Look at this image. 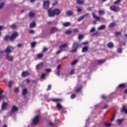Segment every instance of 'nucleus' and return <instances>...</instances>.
<instances>
[{"instance_id": "obj_1", "label": "nucleus", "mask_w": 127, "mask_h": 127, "mask_svg": "<svg viewBox=\"0 0 127 127\" xmlns=\"http://www.w3.org/2000/svg\"><path fill=\"white\" fill-rule=\"evenodd\" d=\"M18 35H19V34H18V32H15L12 33L11 35L9 36V35H6L4 37V41H8V40L9 39L10 41L12 42L14 41L17 37H18Z\"/></svg>"}, {"instance_id": "obj_2", "label": "nucleus", "mask_w": 127, "mask_h": 127, "mask_svg": "<svg viewBox=\"0 0 127 127\" xmlns=\"http://www.w3.org/2000/svg\"><path fill=\"white\" fill-rule=\"evenodd\" d=\"M68 47V44H64L61 45L60 47L59 48L60 50H59L56 52V54H60L61 53H62L63 51H65V50H64V48Z\"/></svg>"}, {"instance_id": "obj_3", "label": "nucleus", "mask_w": 127, "mask_h": 127, "mask_svg": "<svg viewBox=\"0 0 127 127\" xmlns=\"http://www.w3.org/2000/svg\"><path fill=\"white\" fill-rule=\"evenodd\" d=\"M80 47V45H79V43H74L72 45V49L71 50V52L72 53H75V52H77V51L78 50V48Z\"/></svg>"}, {"instance_id": "obj_4", "label": "nucleus", "mask_w": 127, "mask_h": 127, "mask_svg": "<svg viewBox=\"0 0 127 127\" xmlns=\"http://www.w3.org/2000/svg\"><path fill=\"white\" fill-rule=\"evenodd\" d=\"M43 7L45 9H48L50 6V1L49 0H44L43 1Z\"/></svg>"}, {"instance_id": "obj_5", "label": "nucleus", "mask_w": 127, "mask_h": 127, "mask_svg": "<svg viewBox=\"0 0 127 127\" xmlns=\"http://www.w3.org/2000/svg\"><path fill=\"white\" fill-rule=\"evenodd\" d=\"M110 10L112 11H114V12H118V11H120L121 10V8L119 6L112 5L110 7Z\"/></svg>"}, {"instance_id": "obj_6", "label": "nucleus", "mask_w": 127, "mask_h": 127, "mask_svg": "<svg viewBox=\"0 0 127 127\" xmlns=\"http://www.w3.org/2000/svg\"><path fill=\"white\" fill-rule=\"evenodd\" d=\"M12 50H13V47L11 46H8L4 51L6 54L8 55L12 52Z\"/></svg>"}, {"instance_id": "obj_7", "label": "nucleus", "mask_w": 127, "mask_h": 127, "mask_svg": "<svg viewBox=\"0 0 127 127\" xmlns=\"http://www.w3.org/2000/svg\"><path fill=\"white\" fill-rule=\"evenodd\" d=\"M39 115H37L36 117H35L34 120L32 121L33 125H34L35 126L38 125L39 123Z\"/></svg>"}, {"instance_id": "obj_8", "label": "nucleus", "mask_w": 127, "mask_h": 127, "mask_svg": "<svg viewBox=\"0 0 127 127\" xmlns=\"http://www.w3.org/2000/svg\"><path fill=\"white\" fill-rule=\"evenodd\" d=\"M17 112H18V108L16 107L15 105H13L10 112V115H12L13 113H16Z\"/></svg>"}, {"instance_id": "obj_9", "label": "nucleus", "mask_w": 127, "mask_h": 127, "mask_svg": "<svg viewBox=\"0 0 127 127\" xmlns=\"http://www.w3.org/2000/svg\"><path fill=\"white\" fill-rule=\"evenodd\" d=\"M48 15L50 17H53L55 16V13L54 12V10H52V9L50 8L48 11Z\"/></svg>"}, {"instance_id": "obj_10", "label": "nucleus", "mask_w": 127, "mask_h": 127, "mask_svg": "<svg viewBox=\"0 0 127 127\" xmlns=\"http://www.w3.org/2000/svg\"><path fill=\"white\" fill-rule=\"evenodd\" d=\"M52 102H54V103H57L59 104L60 102H62L63 99L61 98H53L51 99Z\"/></svg>"}, {"instance_id": "obj_11", "label": "nucleus", "mask_w": 127, "mask_h": 127, "mask_svg": "<svg viewBox=\"0 0 127 127\" xmlns=\"http://www.w3.org/2000/svg\"><path fill=\"white\" fill-rule=\"evenodd\" d=\"M30 75V73L28 72V71H23L21 73V76L23 77V78H25V77H27V76H29Z\"/></svg>"}, {"instance_id": "obj_12", "label": "nucleus", "mask_w": 127, "mask_h": 127, "mask_svg": "<svg viewBox=\"0 0 127 127\" xmlns=\"http://www.w3.org/2000/svg\"><path fill=\"white\" fill-rule=\"evenodd\" d=\"M7 103L3 102L1 105V110L2 111H4V110H6V108H7Z\"/></svg>"}, {"instance_id": "obj_13", "label": "nucleus", "mask_w": 127, "mask_h": 127, "mask_svg": "<svg viewBox=\"0 0 127 127\" xmlns=\"http://www.w3.org/2000/svg\"><path fill=\"white\" fill-rule=\"evenodd\" d=\"M6 59H7V60L8 61H10V62L13 61V56H12L9 54H8L6 55Z\"/></svg>"}, {"instance_id": "obj_14", "label": "nucleus", "mask_w": 127, "mask_h": 127, "mask_svg": "<svg viewBox=\"0 0 127 127\" xmlns=\"http://www.w3.org/2000/svg\"><path fill=\"white\" fill-rule=\"evenodd\" d=\"M88 15H89V13H87L83 15V16H81L77 19V21H78V22H80V21H81V20H83V19H84V18H85V17H87Z\"/></svg>"}, {"instance_id": "obj_15", "label": "nucleus", "mask_w": 127, "mask_h": 127, "mask_svg": "<svg viewBox=\"0 0 127 127\" xmlns=\"http://www.w3.org/2000/svg\"><path fill=\"white\" fill-rule=\"evenodd\" d=\"M55 12V15H59L61 13V10L58 8H56L54 9Z\"/></svg>"}, {"instance_id": "obj_16", "label": "nucleus", "mask_w": 127, "mask_h": 127, "mask_svg": "<svg viewBox=\"0 0 127 127\" xmlns=\"http://www.w3.org/2000/svg\"><path fill=\"white\" fill-rule=\"evenodd\" d=\"M121 113H125V114H127V109L126 108V106L123 105L122 108H121Z\"/></svg>"}, {"instance_id": "obj_17", "label": "nucleus", "mask_w": 127, "mask_h": 127, "mask_svg": "<svg viewBox=\"0 0 127 127\" xmlns=\"http://www.w3.org/2000/svg\"><path fill=\"white\" fill-rule=\"evenodd\" d=\"M56 31H58V29L56 27H53L51 29L50 34H53V33H55Z\"/></svg>"}, {"instance_id": "obj_18", "label": "nucleus", "mask_w": 127, "mask_h": 127, "mask_svg": "<svg viewBox=\"0 0 127 127\" xmlns=\"http://www.w3.org/2000/svg\"><path fill=\"white\" fill-rule=\"evenodd\" d=\"M27 93H28V91H27V89L26 88H24L23 90H22V95L23 96H24L25 97V98H26V95H27Z\"/></svg>"}, {"instance_id": "obj_19", "label": "nucleus", "mask_w": 127, "mask_h": 127, "mask_svg": "<svg viewBox=\"0 0 127 127\" xmlns=\"http://www.w3.org/2000/svg\"><path fill=\"white\" fill-rule=\"evenodd\" d=\"M92 16L94 19H96L97 21H100V20L101 19V18L97 15L94 13H92Z\"/></svg>"}, {"instance_id": "obj_20", "label": "nucleus", "mask_w": 127, "mask_h": 127, "mask_svg": "<svg viewBox=\"0 0 127 127\" xmlns=\"http://www.w3.org/2000/svg\"><path fill=\"white\" fill-rule=\"evenodd\" d=\"M61 69V64H59L57 67V75L59 76L60 75V70Z\"/></svg>"}, {"instance_id": "obj_21", "label": "nucleus", "mask_w": 127, "mask_h": 127, "mask_svg": "<svg viewBox=\"0 0 127 127\" xmlns=\"http://www.w3.org/2000/svg\"><path fill=\"white\" fill-rule=\"evenodd\" d=\"M43 67V63H41L39 64H37L36 66V70H40V69H41Z\"/></svg>"}, {"instance_id": "obj_22", "label": "nucleus", "mask_w": 127, "mask_h": 127, "mask_svg": "<svg viewBox=\"0 0 127 127\" xmlns=\"http://www.w3.org/2000/svg\"><path fill=\"white\" fill-rule=\"evenodd\" d=\"M115 46V45H114V43L113 42H110L107 44V47L108 48H114Z\"/></svg>"}, {"instance_id": "obj_23", "label": "nucleus", "mask_w": 127, "mask_h": 127, "mask_svg": "<svg viewBox=\"0 0 127 127\" xmlns=\"http://www.w3.org/2000/svg\"><path fill=\"white\" fill-rule=\"evenodd\" d=\"M57 108L58 110H62V111H64V108H63V107L61 104H60V103L57 104Z\"/></svg>"}, {"instance_id": "obj_24", "label": "nucleus", "mask_w": 127, "mask_h": 127, "mask_svg": "<svg viewBox=\"0 0 127 127\" xmlns=\"http://www.w3.org/2000/svg\"><path fill=\"white\" fill-rule=\"evenodd\" d=\"M63 25L64 27H68V26H70L71 25V23H70V22H66L63 23Z\"/></svg>"}, {"instance_id": "obj_25", "label": "nucleus", "mask_w": 127, "mask_h": 127, "mask_svg": "<svg viewBox=\"0 0 127 127\" xmlns=\"http://www.w3.org/2000/svg\"><path fill=\"white\" fill-rule=\"evenodd\" d=\"M3 93V90H0V101H1V100H3L4 98H5V96L4 95H1V94Z\"/></svg>"}, {"instance_id": "obj_26", "label": "nucleus", "mask_w": 127, "mask_h": 127, "mask_svg": "<svg viewBox=\"0 0 127 127\" xmlns=\"http://www.w3.org/2000/svg\"><path fill=\"white\" fill-rule=\"evenodd\" d=\"M29 17H30L31 18H32L33 17H34V16H35V13L32 12V11H30L29 13L28 14Z\"/></svg>"}, {"instance_id": "obj_27", "label": "nucleus", "mask_w": 127, "mask_h": 127, "mask_svg": "<svg viewBox=\"0 0 127 127\" xmlns=\"http://www.w3.org/2000/svg\"><path fill=\"white\" fill-rule=\"evenodd\" d=\"M36 26V23H35V22H33L30 23L29 27L30 28H33Z\"/></svg>"}, {"instance_id": "obj_28", "label": "nucleus", "mask_w": 127, "mask_h": 127, "mask_svg": "<svg viewBox=\"0 0 127 127\" xmlns=\"http://www.w3.org/2000/svg\"><path fill=\"white\" fill-rule=\"evenodd\" d=\"M66 14L68 15V16H71V15H73V14H74V13L70 10H68L66 11Z\"/></svg>"}, {"instance_id": "obj_29", "label": "nucleus", "mask_w": 127, "mask_h": 127, "mask_svg": "<svg viewBox=\"0 0 127 127\" xmlns=\"http://www.w3.org/2000/svg\"><path fill=\"white\" fill-rule=\"evenodd\" d=\"M106 29V25H102L100 26H99L98 28V30H103L104 29Z\"/></svg>"}, {"instance_id": "obj_30", "label": "nucleus", "mask_w": 127, "mask_h": 127, "mask_svg": "<svg viewBox=\"0 0 127 127\" xmlns=\"http://www.w3.org/2000/svg\"><path fill=\"white\" fill-rule=\"evenodd\" d=\"M89 50V49L88 48V47L85 46L82 48V52H87Z\"/></svg>"}, {"instance_id": "obj_31", "label": "nucleus", "mask_w": 127, "mask_h": 127, "mask_svg": "<svg viewBox=\"0 0 127 127\" xmlns=\"http://www.w3.org/2000/svg\"><path fill=\"white\" fill-rule=\"evenodd\" d=\"M105 60H101L97 61V63L99 64V65H101V64H104L105 63Z\"/></svg>"}, {"instance_id": "obj_32", "label": "nucleus", "mask_w": 127, "mask_h": 127, "mask_svg": "<svg viewBox=\"0 0 127 127\" xmlns=\"http://www.w3.org/2000/svg\"><path fill=\"white\" fill-rule=\"evenodd\" d=\"M126 87V84L125 83H122L119 85V88H121V89H125Z\"/></svg>"}, {"instance_id": "obj_33", "label": "nucleus", "mask_w": 127, "mask_h": 127, "mask_svg": "<svg viewBox=\"0 0 127 127\" xmlns=\"http://www.w3.org/2000/svg\"><path fill=\"white\" fill-rule=\"evenodd\" d=\"M123 122H124V119H119L117 120V123L119 126H121V125H122Z\"/></svg>"}, {"instance_id": "obj_34", "label": "nucleus", "mask_w": 127, "mask_h": 127, "mask_svg": "<svg viewBox=\"0 0 127 127\" xmlns=\"http://www.w3.org/2000/svg\"><path fill=\"white\" fill-rule=\"evenodd\" d=\"M76 2L78 4H84V1H83L82 0H76Z\"/></svg>"}, {"instance_id": "obj_35", "label": "nucleus", "mask_w": 127, "mask_h": 127, "mask_svg": "<svg viewBox=\"0 0 127 127\" xmlns=\"http://www.w3.org/2000/svg\"><path fill=\"white\" fill-rule=\"evenodd\" d=\"M115 35L116 37H118V36H120V35H122V33L121 32H116L115 33Z\"/></svg>"}, {"instance_id": "obj_36", "label": "nucleus", "mask_w": 127, "mask_h": 127, "mask_svg": "<svg viewBox=\"0 0 127 127\" xmlns=\"http://www.w3.org/2000/svg\"><path fill=\"white\" fill-rule=\"evenodd\" d=\"M77 63H78V60H75L72 62L71 65L72 66H74V65H76V64H77Z\"/></svg>"}, {"instance_id": "obj_37", "label": "nucleus", "mask_w": 127, "mask_h": 127, "mask_svg": "<svg viewBox=\"0 0 127 127\" xmlns=\"http://www.w3.org/2000/svg\"><path fill=\"white\" fill-rule=\"evenodd\" d=\"M65 34H71L72 33V31L70 30H67L64 32Z\"/></svg>"}, {"instance_id": "obj_38", "label": "nucleus", "mask_w": 127, "mask_h": 127, "mask_svg": "<svg viewBox=\"0 0 127 127\" xmlns=\"http://www.w3.org/2000/svg\"><path fill=\"white\" fill-rule=\"evenodd\" d=\"M81 90H82V86H80L78 88L76 89L75 90V92L76 93H79V92H81Z\"/></svg>"}, {"instance_id": "obj_39", "label": "nucleus", "mask_w": 127, "mask_h": 127, "mask_svg": "<svg viewBox=\"0 0 127 127\" xmlns=\"http://www.w3.org/2000/svg\"><path fill=\"white\" fill-rule=\"evenodd\" d=\"M104 126L105 127H111V126H112V124L105 123L104 124Z\"/></svg>"}, {"instance_id": "obj_40", "label": "nucleus", "mask_w": 127, "mask_h": 127, "mask_svg": "<svg viewBox=\"0 0 127 127\" xmlns=\"http://www.w3.org/2000/svg\"><path fill=\"white\" fill-rule=\"evenodd\" d=\"M76 97H77V95H76V94H72L71 96H70V98L73 100L74 99H75V98H76Z\"/></svg>"}, {"instance_id": "obj_41", "label": "nucleus", "mask_w": 127, "mask_h": 127, "mask_svg": "<svg viewBox=\"0 0 127 127\" xmlns=\"http://www.w3.org/2000/svg\"><path fill=\"white\" fill-rule=\"evenodd\" d=\"M115 25L116 23L114 22H112L110 24L109 27H110V28H112V27H114V26H115Z\"/></svg>"}, {"instance_id": "obj_42", "label": "nucleus", "mask_w": 127, "mask_h": 127, "mask_svg": "<svg viewBox=\"0 0 127 127\" xmlns=\"http://www.w3.org/2000/svg\"><path fill=\"white\" fill-rule=\"evenodd\" d=\"M36 44H37V43L36 42H33L31 43V46L32 48L35 47V46H36Z\"/></svg>"}, {"instance_id": "obj_43", "label": "nucleus", "mask_w": 127, "mask_h": 127, "mask_svg": "<svg viewBox=\"0 0 127 127\" xmlns=\"http://www.w3.org/2000/svg\"><path fill=\"white\" fill-rule=\"evenodd\" d=\"M118 53H122L123 52V48H119L117 51Z\"/></svg>"}, {"instance_id": "obj_44", "label": "nucleus", "mask_w": 127, "mask_h": 127, "mask_svg": "<svg viewBox=\"0 0 127 127\" xmlns=\"http://www.w3.org/2000/svg\"><path fill=\"white\" fill-rule=\"evenodd\" d=\"M94 31H96V28L95 27H92L89 31V32H94Z\"/></svg>"}, {"instance_id": "obj_45", "label": "nucleus", "mask_w": 127, "mask_h": 127, "mask_svg": "<svg viewBox=\"0 0 127 127\" xmlns=\"http://www.w3.org/2000/svg\"><path fill=\"white\" fill-rule=\"evenodd\" d=\"M37 58H42L43 57V54H39L37 55Z\"/></svg>"}, {"instance_id": "obj_46", "label": "nucleus", "mask_w": 127, "mask_h": 127, "mask_svg": "<svg viewBox=\"0 0 127 127\" xmlns=\"http://www.w3.org/2000/svg\"><path fill=\"white\" fill-rule=\"evenodd\" d=\"M121 1L122 0H117V1L114 2V4H119V3H121Z\"/></svg>"}, {"instance_id": "obj_47", "label": "nucleus", "mask_w": 127, "mask_h": 127, "mask_svg": "<svg viewBox=\"0 0 127 127\" xmlns=\"http://www.w3.org/2000/svg\"><path fill=\"white\" fill-rule=\"evenodd\" d=\"M45 77H46V73H43L41 76V79H45Z\"/></svg>"}, {"instance_id": "obj_48", "label": "nucleus", "mask_w": 127, "mask_h": 127, "mask_svg": "<svg viewBox=\"0 0 127 127\" xmlns=\"http://www.w3.org/2000/svg\"><path fill=\"white\" fill-rule=\"evenodd\" d=\"M99 13L100 15H102V14H105V11L104 10H99Z\"/></svg>"}, {"instance_id": "obj_49", "label": "nucleus", "mask_w": 127, "mask_h": 127, "mask_svg": "<svg viewBox=\"0 0 127 127\" xmlns=\"http://www.w3.org/2000/svg\"><path fill=\"white\" fill-rule=\"evenodd\" d=\"M3 6H4V3L3 2L0 3V9H1V8H2Z\"/></svg>"}, {"instance_id": "obj_50", "label": "nucleus", "mask_w": 127, "mask_h": 127, "mask_svg": "<svg viewBox=\"0 0 127 127\" xmlns=\"http://www.w3.org/2000/svg\"><path fill=\"white\" fill-rule=\"evenodd\" d=\"M51 88H52V85H51V84H49L48 86V88L47 89V91H49L50 90H51Z\"/></svg>"}, {"instance_id": "obj_51", "label": "nucleus", "mask_w": 127, "mask_h": 127, "mask_svg": "<svg viewBox=\"0 0 127 127\" xmlns=\"http://www.w3.org/2000/svg\"><path fill=\"white\" fill-rule=\"evenodd\" d=\"M14 91L15 93H18L19 91V89L18 88V87H16L14 88Z\"/></svg>"}, {"instance_id": "obj_52", "label": "nucleus", "mask_w": 127, "mask_h": 127, "mask_svg": "<svg viewBox=\"0 0 127 127\" xmlns=\"http://www.w3.org/2000/svg\"><path fill=\"white\" fill-rule=\"evenodd\" d=\"M12 86V81H10L8 82V87L9 88H10V87H11Z\"/></svg>"}, {"instance_id": "obj_53", "label": "nucleus", "mask_w": 127, "mask_h": 127, "mask_svg": "<svg viewBox=\"0 0 127 127\" xmlns=\"http://www.w3.org/2000/svg\"><path fill=\"white\" fill-rule=\"evenodd\" d=\"M77 12H81V11H82V8H81V7H77Z\"/></svg>"}, {"instance_id": "obj_54", "label": "nucleus", "mask_w": 127, "mask_h": 127, "mask_svg": "<svg viewBox=\"0 0 127 127\" xmlns=\"http://www.w3.org/2000/svg\"><path fill=\"white\" fill-rule=\"evenodd\" d=\"M75 73V71H74V69H72L70 72H69V74L70 75H73Z\"/></svg>"}, {"instance_id": "obj_55", "label": "nucleus", "mask_w": 127, "mask_h": 127, "mask_svg": "<svg viewBox=\"0 0 127 127\" xmlns=\"http://www.w3.org/2000/svg\"><path fill=\"white\" fill-rule=\"evenodd\" d=\"M83 38H84V35H79L78 36V39H79V40H81Z\"/></svg>"}, {"instance_id": "obj_56", "label": "nucleus", "mask_w": 127, "mask_h": 127, "mask_svg": "<svg viewBox=\"0 0 127 127\" xmlns=\"http://www.w3.org/2000/svg\"><path fill=\"white\" fill-rule=\"evenodd\" d=\"M49 125L50 126V127H54V123H53L52 122H50L49 123Z\"/></svg>"}, {"instance_id": "obj_57", "label": "nucleus", "mask_w": 127, "mask_h": 127, "mask_svg": "<svg viewBox=\"0 0 127 127\" xmlns=\"http://www.w3.org/2000/svg\"><path fill=\"white\" fill-rule=\"evenodd\" d=\"M58 4V1H55L54 3H53V6H55Z\"/></svg>"}, {"instance_id": "obj_58", "label": "nucleus", "mask_w": 127, "mask_h": 127, "mask_svg": "<svg viewBox=\"0 0 127 127\" xmlns=\"http://www.w3.org/2000/svg\"><path fill=\"white\" fill-rule=\"evenodd\" d=\"M11 28H13V29H14V28H16V25H15V24H12V25L11 26Z\"/></svg>"}, {"instance_id": "obj_59", "label": "nucleus", "mask_w": 127, "mask_h": 127, "mask_svg": "<svg viewBox=\"0 0 127 127\" xmlns=\"http://www.w3.org/2000/svg\"><path fill=\"white\" fill-rule=\"evenodd\" d=\"M47 50H48V49L47 47H44L43 52H45V51H47Z\"/></svg>"}, {"instance_id": "obj_60", "label": "nucleus", "mask_w": 127, "mask_h": 127, "mask_svg": "<svg viewBox=\"0 0 127 127\" xmlns=\"http://www.w3.org/2000/svg\"><path fill=\"white\" fill-rule=\"evenodd\" d=\"M108 107L109 105L108 104H106L102 108V109L104 110L105 109H107V108H108Z\"/></svg>"}, {"instance_id": "obj_61", "label": "nucleus", "mask_w": 127, "mask_h": 127, "mask_svg": "<svg viewBox=\"0 0 127 127\" xmlns=\"http://www.w3.org/2000/svg\"><path fill=\"white\" fill-rule=\"evenodd\" d=\"M46 72H51V68H48L46 69Z\"/></svg>"}, {"instance_id": "obj_62", "label": "nucleus", "mask_w": 127, "mask_h": 127, "mask_svg": "<svg viewBox=\"0 0 127 127\" xmlns=\"http://www.w3.org/2000/svg\"><path fill=\"white\" fill-rule=\"evenodd\" d=\"M74 32H79V30L77 28H75L73 29Z\"/></svg>"}, {"instance_id": "obj_63", "label": "nucleus", "mask_w": 127, "mask_h": 127, "mask_svg": "<svg viewBox=\"0 0 127 127\" xmlns=\"http://www.w3.org/2000/svg\"><path fill=\"white\" fill-rule=\"evenodd\" d=\"M32 83H34V84H37V80H33L31 81Z\"/></svg>"}, {"instance_id": "obj_64", "label": "nucleus", "mask_w": 127, "mask_h": 127, "mask_svg": "<svg viewBox=\"0 0 127 127\" xmlns=\"http://www.w3.org/2000/svg\"><path fill=\"white\" fill-rule=\"evenodd\" d=\"M26 83H30V79H26Z\"/></svg>"}]
</instances>
